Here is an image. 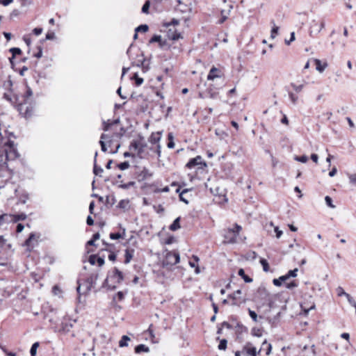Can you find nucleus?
Masks as SVG:
<instances>
[{
    "mask_svg": "<svg viewBox=\"0 0 356 356\" xmlns=\"http://www.w3.org/2000/svg\"><path fill=\"white\" fill-rule=\"evenodd\" d=\"M189 191H191V189L185 188L183 191H181V192L179 195L180 201L184 202L186 204H188V200H186L184 195V194L187 193Z\"/></svg>",
    "mask_w": 356,
    "mask_h": 356,
    "instance_id": "nucleus-31",
    "label": "nucleus"
},
{
    "mask_svg": "<svg viewBox=\"0 0 356 356\" xmlns=\"http://www.w3.org/2000/svg\"><path fill=\"white\" fill-rule=\"evenodd\" d=\"M168 142L167 143V147L169 149L174 148L175 147V143H174V136H173L172 133H169L168 134Z\"/></svg>",
    "mask_w": 356,
    "mask_h": 356,
    "instance_id": "nucleus-27",
    "label": "nucleus"
},
{
    "mask_svg": "<svg viewBox=\"0 0 356 356\" xmlns=\"http://www.w3.org/2000/svg\"><path fill=\"white\" fill-rule=\"evenodd\" d=\"M76 323L75 320L72 321L69 318H64L60 323V327L58 331L64 334L69 332L72 328L73 323Z\"/></svg>",
    "mask_w": 356,
    "mask_h": 356,
    "instance_id": "nucleus-7",
    "label": "nucleus"
},
{
    "mask_svg": "<svg viewBox=\"0 0 356 356\" xmlns=\"http://www.w3.org/2000/svg\"><path fill=\"white\" fill-rule=\"evenodd\" d=\"M198 165H203L204 167L207 166L206 162L202 161L201 156H197L195 158L191 159L186 163V167L191 169Z\"/></svg>",
    "mask_w": 356,
    "mask_h": 356,
    "instance_id": "nucleus-9",
    "label": "nucleus"
},
{
    "mask_svg": "<svg viewBox=\"0 0 356 356\" xmlns=\"http://www.w3.org/2000/svg\"><path fill=\"white\" fill-rule=\"evenodd\" d=\"M97 155L98 152H95L94 156L93 173L97 176L102 177V173L103 172L104 170L101 166H99L97 164Z\"/></svg>",
    "mask_w": 356,
    "mask_h": 356,
    "instance_id": "nucleus-13",
    "label": "nucleus"
},
{
    "mask_svg": "<svg viewBox=\"0 0 356 356\" xmlns=\"http://www.w3.org/2000/svg\"><path fill=\"white\" fill-rule=\"evenodd\" d=\"M247 353L250 355V356H257V350H256V348L254 347H252V348H250L247 350Z\"/></svg>",
    "mask_w": 356,
    "mask_h": 356,
    "instance_id": "nucleus-57",
    "label": "nucleus"
},
{
    "mask_svg": "<svg viewBox=\"0 0 356 356\" xmlns=\"http://www.w3.org/2000/svg\"><path fill=\"white\" fill-rule=\"evenodd\" d=\"M35 240V235L34 233H31L28 238L24 241V245L27 247V250L31 251L33 248L32 242Z\"/></svg>",
    "mask_w": 356,
    "mask_h": 356,
    "instance_id": "nucleus-16",
    "label": "nucleus"
},
{
    "mask_svg": "<svg viewBox=\"0 0 356 356\" xmlns=\"http://www.w3.org/2000/svg\"><path fill=\"white\" fill-rule=\"evenodd\" d=\"M150 7V1L147 0L142 7V13L147 14L149 13V9Z\"/></svg>",
    "mask_w": 356,
    "mask_h": 356,
    "instance_id": "nucleus-42",
    "label": "nucleus"
},
{
    "mask_svg": "<svg viewBox=\"0 0 356 356\" xmlns=\"http://www.w3.org/2000/svg\"><path fill=\"white\" fill-rule=\"evenodd\" d=\"M297 286H298V284H297V282L296 281H292V282H291L289 283H287L286 284V287L287 289H292L296 288Z\"/></svg>",
    "mask_w": 356,
    "mask_h": 356,
    "instance_id": "nucleus-60",
    "label": "nucleus"
},
{
    "mask_svg": "<svg viewBox=\"0 0 356 356\" xmlns=\"http://www.w3.org/2000/svg\"><path fill=\"white\" fill-rule=\"evenodd\" d=\"M241 290L238 289L235 291L233 293L229 295V298L233 300V305H238L244 302V300L241 298Z\"/></svg>",
    "mask_w": 356,
    "mask_h": 356,
    "instance_id": "nucleus-10",
    "label": "nucleus"
},
{
    "mask_svg": "<svg viewBox=\"0 0 356 356\" xmlns=\"http://www.w3.org/2000/svg\"><path fill=\"white\" fill-rule=\"evenodd\" d=\"M130 341V338L127 335H123L119 341V346L120 348L128 346V341Z\"/></svg>",
    "mask_w": 356,
    "mask_h": 356,
    "instance_id": "nucleus-26",
    "label": "nucleus"
},
{
    "mask_svg": "<svg viewBox=\"0 0 356 356\" xmlns=\"http://www.w3.org/2000/svg\"><path fill=\"white\" fill-rule=\"evenodd\" d=\"M220 76V71L219 69L216 67H212L207 75V79L213 80L214 79L219 78Z\"/></svg>",
    "mask_w": 356,
    "mask_h": 356,
    "instance_id": "nucleus-12",
    "label": "nucleus"
},
{
    "mask_svg": "<svg viewBox=\"0 0 356 356\" xmlns=\"http://www.w3.org/2000/svg\"><path fill=\"white\" fill-rule=\"evenodd\" d=\"M100 140H102L104 141V140H107L108 143L110 144L112 142L111 136H110L108 134H102L100 136Z\"/></svg>",
    "mask_w": 356,
    "mask_h": 356,
    "instance_id": "nucleus-58",
    "label": "nucleus"
},
{
    "mask_svg": "<svg viewBox=\"0 0 356 356\" xmlns=\"http://www.w3.org/2000/svg\"><path fill=\"white\" fill-rule=\"evenodd\" d=\"M11 214L3 213L0 216V225H2L4 223L10 222Z\"/></svg>",
    "mask_w": 356,
    "mask_h": 356,
    "instance_id": "nucleus-23",
    "label": "nucleus"
},
{
    "mask_svg": "<svg viewBox=\"0 0 356 356\" xmlns=\"http://www.w3.org/2000/svg\"><path fill=\"white\" fill-rule=\"evenodd\" d=\"M139 147H140V141H138L137 140H133L130 143L129 149L136 151Z\"/></svg>",
    "mask_w": 356,
    "mask_h": 356,
    "instance_id": "nucleus-33",
    "label": "nucleus"
},
{
    "mask_svg": "<svg viewBox=\"0 0 356 356\" xmlns=\"http://www.w3.org/2000/svg\"><path fill=\"white\" fill-rule=\"evenodd\" d=\"M77 284L76 291L79 296V300H80V296L88 293L90 290H86V284H84V280L82 281L79 280Z\"/></svg>",
    "mask_w": 356,
    "mask_h": 356,
    "instance_id": "nucleus-11",
    "label": "nucleus"
},
{
    "mask_svg": "<svg viewBox=\"0 0 356 356\" xmlns=\"http://www.w3.org/2000/svg\"><path fill=\"white\" fill-rule=\"evenodd\" d=\"M9 51L12 54L13 57H15L17 55H20L22 54V50L18 47H12L9 49Z\"/></svg>",
    "mask_w": 356,
    "mask_h": 356,
    "instance_id": "nucleus-40",
    "label": "nucleus"
},
{
    "mask_svg": "<svg viewBox=\"0 0 356 356\" xmlns=\"http://www.w3.org/2000/svg\"><path fill=\"white\" fill-rule=\"evenodd\" d=\"M262 330L257 327H253L251 330V333L253 336L260 337L262 336Z\"/></svg>",
    "mask_w": 356,
    "mask_h": 356,
    "instance_id": "nucleus-38",
    "label": "nucleus"
},
{
    "mask_svg": "<svg viewBox=\"0 0 356 356\" xmlns=\"http://www.w3.org/2000/svg\"><path fill=\"white\" fill-rule=\"evenodd\" d=\"M130 165L129 161H124L118 164V168L121 170H125L129 168Z\"/></svg>",
    "mask_w": 356,
    "mask_h": 356,
    "instance_id": "nucleus-45",
    "label": "nucleus"
},
{
    "mask_svg": "<svg viewBox=\"0 0 356 356\" xmlns=\"http://www.w3.org/2000/svg\"><path fill=\"white\" fill-rule=\"evenodd\" d=\"M289 98H290L291 102L293 104H296L297 102V100H298V97L296 95H294L293 92H289Z\"/></svg>",
    "mask_w": 356,
    "mask_h": 356,
    "instance_id": "nucleus-61",
    "label": "nucleus"
},
{
    "mask_svg": "<svg viewBox=\"0 0 356 356\" xmlns=\"http://www.w3.org/2000/svg\"><path fill=\"white\" fill-rule=\"evenodd\" d=\"M98 276L97 273H92L84 280V284H86V290H91V289L95 286L98 279Z\"/></svg>",
    "mask_w": 356,
    "mask_h": 356,
    "instance_id": "nucleus-8",
    "label": "nucleus"
},
{
    "mask_svg": "<svg viewBox=\"0 0 356 356\" xmlns=\"http://www.w3.org/2000/svg\"><path fill=\"white\" fill-rule=\"evenodd\" d=\"M217 340H219L218 349L220 350H225L227 346V340L225 339H220V337L216 338Z\"/></svg>",
    "mask_w": 356,
    "mask_h": 356,
    "instance_id": "nucleus-25",
    "label": "nucleus"
},
{
    "mask_svg": "<svg viewBox=\"0 0 356 356\" xmlns=\"http://www.w3.org/2000/svg\"><path fill=\"white\" fill-rule=\"evenodd\" d=\"M302 353L304 354L305 356H315L316 355V351H315V346L312 345L311 346H304Z\"/></svg>",
    "mask_w": 356,
    "mask_h": 356,
    "instance_id": "nucleus-14",
    "label": "nucleus"
},
{
    "mask_svg": "<svg viewBox=\"0 0 356 356\" xmlns=\"http://www.w3.org/2000/svg\"><path fill=\"white\" fill-rule=\"evenodd\" d=\"M346 298H347L348 303L351 306L355 307V305H356V301L354 300V298L350 294L346 295Z\"/></svg>",
    "mask_w": 356,
    "mask_h": 356,
    "instance_id": "nucleus-55",
    "label": "nucleus"
},
{
    "mask_svg": "<svg viewBox=\"0 0 356 356\" xmlns=\"http://www.w3.org/2000/svg\"><path fill=\"white\" fill-rule=\"evenodd\" d=\"M134 351L136 354H140L141 353H148L149 352V348L145 344H139L135 347Z\"/></svg>",
    "mask_w": 356,
    "mask_h": 356,
    "instance_id": "nucleus-18",
    "label": "nucleus"
},
{
    "mask_svg": "<svg viewBox=\"0 0 356 356\" xmlns=\"http://www.w3.org/2000/svg\"><path fill=\"white\" fill-rule=\"evenodd\" d=\"M180 257L177 252L168 251L162 261L163 268H169L179 262Z\"/></svg>",
    "mask_w": 356,
    "mask_h": 356,
    "instance_id": "nucleus-2",
    "label": "nucleus"
},
{
    "mask_svg": "<svg viewBox=\"0 0 356 356\" xmlns=\"http://www.w3.org/2000/svg\"><path fill=\"white\" fill-rule=\"evenodd\" d=\"M140 141V147L142 148L147 147V143L144 141V137L142 136H139V140Z\"/></svg>",
    "mask_w": 356,
    "mask_h": 356,
    "instance_id": "nucleus-63",
    "label": "nucleus"
},
{
    "mask_svg": "<svg viewBox=\"0 0 356 356\" xmlns=\"http://www.w3.org/2000/svg\"><path fill=\"white\" fill-rule=\"evenodd\" d=\"M124 298V295L122 291H118L113 298V302H115V299L118 298L119 301H122Z\"/></svg>",
    "mask_w": 356,
    "mask_h": 356,
    "instance_id": "nucleus-48",
    "label": "nucleus"
},
{
    "mask_svg": "<svg viewBox=\"0 0 356 356\" xmlns=\"http://www.w3.org/2000/svg\"><path fill=\"white\" fill-rule=\"evenodd\" d=\"M149 29V26L147 24H140L138 27L136 28L135 32H143L146 33Z\"/></svg>",
    "mask_w": 356,
    "mask_h": 356,
    "instance_id": "nucleus-34",
    "label": "nucleus"
},
{
    "mask_svg": "<svg viewBox=\"0 0 356 356\" xmlns=\"http://www.w3.org/2000/svg\"><path fill=\"white\" fill-rule=\"evenodd\" d=\"M161 138V132L157 131L152 133L149 138V142L152 144H159V141Z\"/></svg>",
    "mask_w": 356,
    "mask_h": 356,
    "instance_id": "nucleus-15",
    "label": "nucleus"
},
{
    "mask_svg": "<svg viewBox=\"0 0 356 356\" xmlns=\"http://www.w3.org/2000/svg\"><path fill=\"white\" fill-rule=\"evenodd\" d=\"M96 259L99 266H102L105 264L104 256H101V253L97 254Z\"/></svg>",
    "mask_w": 356,
    "mask_h": 356,
    "instance_id": "nucleus-43",
    "label": "nucleus"
},
{
    "mask_svg": "<svg viewBox=\"0 0 356 356\" xmlns=\"http://www.w3.org/2000/svg\"><path fill=\"white\" fill-rule=\"evenodd\" d=\"M7 134H8V136L3 137L0 133V170H6L10 175V170L8 168L7 162L16 159L19 156V154L13 140V138H15V136L13 133H7L6 131V135Z\"/></svg>",
    "mask_w": 356,
    "mask_h": 356,
    "instance_id": "nucleus-1",
    "label": "nucleus"
},
{
    "mask_svg": "<svg viewBox=\"0 0 356 356\" xmlns=\"http://www.w3.org/2000/svg\"><path fill=\"white\" fill-rule=\"evenodd\" d=\"M258 293L261 296H268V293L266 289L264 287H259V289H258Z\"/></svg>",
    "mask_w": 356,
    "mask_h": 356,
    "instance_id": "nucleus-62",
    "label": "nucleus"
},
{
    "mask_svg": "<svg viewBox=\"0 0 356 356\" xmlns=\"http://www.w3.org/2000/svg\"><path fill=\"white\" fill-rule=\"evenodd\" d=\"M314 62L316 64V70L320 72H323L327 65L326 63H325L323 65H322L321 61L318 59H315Z\"/></svg>",
    "mask_w": 356,
    "mask_h": 356,
    "instance_id": "nucleus-21",
    "label": "nucleus"
},
{
    "mask_svg": "<svg viewBox=\"0 0 356 356\" xmlns=\"http://www.w3.org/2000/svg\"><path fill=\"white\" fill-rule=\"evenodd\" d=\"M109 237L112 240H117V239H120V238H122L123 236H122V234H121L119 232H115V233L112 232L109 234Z\"/></svg>",
    "mask_w": 356,
    "mask_h": 356,
    "instance_id": "nucleus-47",
    "label": "nucleus"
},
{
    "mask_svg": "<svg viewBox=\"0 0 356 356\" xmlns=\"http://www.w3.org/2000/svg\"><path fill=\"white\" fill-rule=\"evenodd\" d=\"M238 275L243 279L245 283H250L252 282V279L247 275L245 270L243 268H240L238 271Z\"/></svg>",
    "mask_w": 356,
    "mask_h": 356,
    "instance_id": "nucleus-20",
    "label": "nucleus"
},
{
    "mask_svg": "<svg viewBox=\"0 0 356 356\" xmlns=\"http://www.w3.org/2000/svg\"><path fill=\"white\" fill-rule=\"evenodd\" d=\"M135 184L136 182L131 181L126 184H121L120 185H119V188L122 189H129L130 187L135 186Z\"/></svg>",
    "mask_w": 356,
    "mask_h": 356,
    "instance_id": "nucleus-44",
    "label": "nucleus"
},
{
    "mask_svg": "<svg viewBox=\"0 0 356 356\" xmlns=\"http://www.w3.org/2000/svg\"><path fill=\"white\" fill-rule=\"evenodd\" d=\"M108 279H110L109 275H108L107 278L105 279V280L102 284V286L106 287L109 290H115L116 289V285L115 284H109Z\"/></svg>",
    "mask_w": 356,
    "mask_h": 356,
    "instance_id": "nucleus-28",
    "label": "nucleus"
},
{
    "mask_svg": "<svg viewBox=\"0 0 356 356\" xmlns=\"http://www.w3.org/2000/svg\"><path fill=\"white\" fill-rule=\"evenodd\" d=\"M97 254H91L88 258V261L91 265H95L97 262Z\"/></svg>",
    "mask_w": 356,
    "mask_h": 356,
    "instance_id": "nucleus-59",
    "label": "nucleus"
},
{
    "mask_svg": "<svg viewBox=\"0 0 356 356\" xmlns=\"http://www.w3.org/2000/svg\"><path fill=\"white\" fill-rule=\"evenodd\" d=\"M233 8V6L232 4L228 5V9H222L220 12L221 17L226 16L227 18H228V16L229 15V13L231 12V10Z\"/></svg>",
    "mask_w": 356,
    "mask_h": 356,
    "instance_id": "nucleus-35",
    "label": "nucleus"
},
{
    "mask_svg": "<svg viewBox=\"0 0 356 356\" xmlns=\"http://www.w3.org/2000/svg\"><path fill=\"white\" fill-rule=\"evenodd\" d=\"M112 126V124L111 122H110V120H108V121H103V130L104 131H108V129H110V127Z\"/></svg>",
    "mask_w": 356,
    "mask_h": 356,
    "instance_id": "nucleus-53",
    "label": "nucleus"
},
{
    "mask_svg": "<svg viewBox=\"0 0 356 356\" xmlns=\"http://www.w3.org/2000/svg\"><path fill=\"white\" fill-rule=\"evenodd\" d=\"M298 271V268H294L293 270H290L285 275V276L287 278V280H289L290 277H296L297 276Z\"/></svg>",
    "mask_w": 356,
    "mask_h": 356,
    "instance_id": "nucleus-36",
    "label": "nucleus"
},
{
    "mask_svg": "<svg viewBox=\"0 0 356 356\" xmlns=\"http://www.w3.org/2000/svg\"><path fill=\"white\" fill-rule=\"evenodd\" d=\"M108 252H109V254L108 255V259L111 261H115L116 260V257H117L116 254L114 252H113L111 248L108 249Z\"/></svg>",
    "mask_w": 356,
    "mask_h": 356,
    "instance_id": "nucleus-49",
    "label": "nucleus"
},
{
    "mask_svg": "<svg viewBox=\"0 0 356 356\" xmlns=\"http://www.w3.org/2000/svg\"><path fill=\"white\" fill-rule=\"evenodd\" d=\"M349 178V182L351 184L356 185V173L348 174Z\"/></svg>",
    "mask_w": 356,
    "mask_h": 356,
    "instance_id": "nucleus-52",
    "label": "nucleus"
},
{
    "mask_svg": "<svg viewBox=\"0 0 356 356\" xmlns=\"http://www.w3.org/2000/svg\"><path fill=\"white\" fill-rule=\"evenodd\" d=\"M152 174L150 172V171L146 168H144L143 170L140 172V176L142 177L143 179H146L150 177H152Z\"/></svg>",
    "mask_w": 356,
    "mask_h": 356,
    "instance_id": "nucleus-29",
    "label": "nucleus"
},
{
    "mask_svg": "<svg viewBox=\"0 0 356 356\" xmlns=\"http://www.w3.org/2000/svg\"><path fill=\"white\" fill-rule=\"evenodd\" d=\"M109 277L113 284H119L124 280V275L118 268L115 267L112 274L109 275Z\"/></svg>",
    "mask_w": 356,
    "mask_h": 356,
    "instance_id": "nucleus-6",
    "label": "nucleus"
},
{
    "mask_svg": "<svg viewBox=\"0 0 356 356\" xmlns=\"http://www.w3.org/2000/svg\"><path fill=\"white\" fill-rule=\"evenodd\" d=\"M33 107L30 106H26V109H25V111H24V117L28 118H30L33 115Z\"/></svg>",
    "mask_w": 356,
    "mask_h": 356,
    "instance_id": "nucleus-37",
    "label": "nucleus"
},
{
    "mask_svg": "<svg viewBox=\"0 0 356 356\" xmlns=\"http://www.w3.org/2000/svg\"><path fill=\"white\" fill-rule=\"evenodd\" d=\"M241 229V226L236 223L234 227L224 229L223 237L227 243H234Z\"/></svg>",
    "mask_w": 356,
    "mask_h": 356,
    "instance_id": "nucleus-3",
    "label": "nucleus"
},
{
    "mask_svg": "<svg viewBox=\"0 0 356 356\" xmlns=\"http://www.w3.org/2000/svg\"><path fill=\"white\" fill-rule=\"evenodd\" d=\"M279 29H280L279 26H277L274 24L273 27L271 29V33H270L271 38L273 39L277 36V35L278 34Z\"/></svg>",
    "mask_w": 356,
    "mask_h": 356,
    "instance_id": "nucleus-46",
    "label": "nucleus"
},
{
    "mask_svg": "<svg viewBox=\"0 0 356 356\" xmlns=\"http://www.w3.org/2000/svg\"><path fill=\"white\" fill-rule=\"evenodd\" d=\"M325 201L326 204L329 207H330V208L335 207V206L332 204V199L330 196H328V195L325 196Z\"/></svg>",
    "mask_w": 356,
    "mask_h": 356,
    "instance_id": "nucleus-51",
    "label": "nucleus"
},
{
    "mask_svg": "<svg viewBox=\"0 0 356 356\" xmlns=\"http://www.w3.org/2000/svg\"><path fill=\"white\" fill-rule=\"evenodd\" d=\"M295 160L301 163H306L308 161V157L306 155L296 156Z\"/></svg>",
    "mask_w": 356,
    "mask_h": 356,
    "instance_id": "nucleus-50",
    "label": "nucleus"
},
{
    "mask_svg": "<svg viewBox=\"0 0 356 356\" xmlns=\"http://www.w3.org/2000/svg\"><path fill=\"white\" fill-rule=\"evenodd\" d=\"M124 252L125 259L124 262V264H127L131 261V259L133 258L135 250L133 248H127Z\"/></svg>",
    "mask_w": 356,
    "mask_h": 356,
    "instance_id": "nucleus-17",
    "label": "nucleus"
},
{
    "mask_svg": "<svg viewBox=\"0 0 356 356\" xmlns=\"http://www.w3.org/2000/svg\"><path fill=\"white\" fill-rule=\"evenodd\" d=\"M26 217L27 216L24 213L11 215L12 219L10 220V222H17L20 220H24L26 218Z\"/></svg>",
    "mask_w": 356,
    "mask_h": 356,
    "instance_id": "nucleus-19",
    "label": "nucleus"
},
{
    "mask_svg": "<svg viewBox=\"0 0 356 356\" xmlns=\"http://www.w3.org/2000/svg\"><path fill=\"white\" fill-rule=\"evenodd\" d=\"M324 28H325V22L323 20H322L320 22V24H318L316 20L314 19L311 22L309 30V34L311 37L314 38Z\"/></svg>",
    "mask_w": 356,
    "mask_h": 356,
    "instance_id": "nucleus-5",
    "label": "nucleus"
},
{
    "mask_svg": "<svg viewBox=\"0 0 356 356\" xmlns=\"http://www.w3.org/2000/svg\"><path fill=\"white\" fill-rule=\"evenodd\" d=\"M159 42L162 46V37L160 35H154L149 40V43Z\"/></svg>",
    "mask_w": 356,
    "mask_h": 356,
    "instance_id": "nucleus-30",
    "label": "nucleus"
},
{
    "mask_svg": "<svg viewBox=\"0 0 356 356\" xmlns=\"http://www.w3.org/2000/svg\"><path fill=\"white\" fill-rule=\"evenodd\" d=\"M248 313L250 316V318L254 321H257V314L254 311L251 310L250 309H248Z\"/></svg>",
    "mask_w": 356,
    "mask_h": 356,
    "instance_id": "nucleus-54",
    "label": "nucleus"
},
{
    "mask_svg": "<svg viewBox=\"0 0 356 356\" xmlns=\"http://www.w3.org/2000/svg\"><path fill=\"white\" fill-rule=\"evenodd\" d=\"M133 79L135 80V84L136 86H140L144 81V79L139 77L137 73L134 74Z\"/></svg>",
    "mask_w": 356,
    "mask_h": 356,
    "instance_id": "nucleus-41",
    "label": "nucleus"
},
{
    "mask_svg": "<svg viewBox=\"0 0 356 356\" xmlns=\"http://www.w3.org/2000/svg\"><path fill=\"white\" fill-rule=\"evenodd\" d=\"M180 217H178L176 219H175V220L172 222V223L170 225L169 227V229L171 231H176L180 228Z\"/></svg>",
    "mask_w": 356,
    "mask_h": 356,
    "instance_id": "nucleus-22",
    "label": "nucleus"
},
{
    "mask_svg": "<svg viewBox=\"0 0 356 356\" xmlns=\"http://www.w3.org/2000/svg\"><path fill=\"white\" fill-rule=\"evenodd\" d=\"M38 52L34 54V56L37 58H40L42 56V47L41 45L37 47Z\"/></svg>",
    "mask_w": 356,
    "mask_h": 356,
    "instance_id": "nucleus-56",
    "label": "nucleus"
},
{
    "mask_svg": "<svg viewBox=\"0 0 356 356\" xmlns=\"http://www.w3.org/2000/svg\"><path fill=\"white\" fill-rule=\"evenodd\" d=\"M287 280L285 275L280 276L279 278H275L273 280V283L276 286H282V283Z\"/></svg>",
    "mask_w": 356,
    "mask_h": 356,
    "instance_id": "nucleus-24",
    "label": "nucleus"
},
{
    "mask_svg": "<svg viewBox=\"0 0 356 356\" xmlns=\"http://www.w3.org/2000/svg\"><path fill=\"white\" fill-rule=\"evenodd\" d=\"M127 54L131 60L132 65H136L137 67H144L145 59L144 58V55L143 51L138 50V53L136 54V58L132 54L131 45L129 47L127 51Z\"/></svg>",
    "mask_w": 356,
    "mask_h": 356,
    "instance_id": "nucleus-4",
    "label": "nucleus"
},
{
    "mask_svg": "<svg viewBox=\"0 0 356 356\" xmlns=\"http://www.w3.org/2000/svg\"><path fill=\"white\" fill-rule=\"evenodd\" d=\"M260 264L263 267L264 271L268 272L269 270V264L266 259L261 258L260 259Z\"/></svg>",
    "mask_w": 356,
    "mask_h": 356,
    "instance_id": "nucleus-39",
    "label": "nucleus"
},
{
    "mask_svg": "<svg viewBox=\"0 0 356 356\" xmlns=\"http://www.w3.org/2000/svg\"><path fill=\"white\" fill-rule=\"evenodd\" d=\"M40 343L39 342H35L32 344L31 349H30V355L31 356H35L37 353V349L39 347Z\"/></svg>",
    "mask_w": 356,
    "mask_h": 356,
    "instance_id": "nucleus-32",
    "label": "nucleus"
},
{
    "mask_svg": "<svg viewBox=\"0 0 356 356\" xmlns=\"http://www.w3.org/2000/svg\"><path fill=\"white\" fill-rule=\"evenodd\" d=\"M42 29L40 27H36L33 29V33L35 35H39L42 33Z\"/></svg>",
    "mask_w": 356,
    "mask_h": 356,
    "instance_id": "nucleus-64",
    "label": "nucleus"
}]
</instances>
